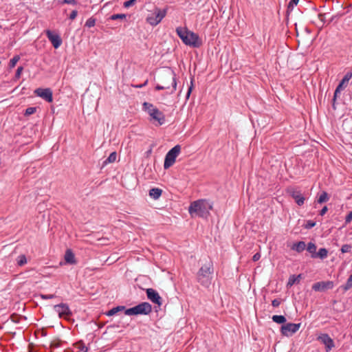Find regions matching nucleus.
I'll list each match as a JSON object with an SVG mask.
<instances>
[{"instance_id":"obj_24","label":"nucleus","mask_w":352,"mask_h":352,"mask_svg":"<svg viewBox=\"0 0 352 352\" xmlns=\"http://www.w3.org/2000/svg\"><path fill=\"white\" fill-rule=\"evenodd\" d=\"M327 255L328 250L324 248H322L319 249L318 252H316V255L314 256V258H320V259H324L327 257Z\"/></svg>"},{"instance_id":"obj_40","label":"nucleus","mask_w":352,"mask_h":352,"mask_svg":"<svg viewBox=\"0 0 352 352\" xmlns=\"http://www.w3.org/2000/svg\"><path fill=\"white\" fill-rule=\"evenodd\" d=\"M351 250V245L349 244H344L341 248L342 253H347L349 252Z\"/></svg>"},{"instance_id":"obj_11","label":"nucleus","mask_w":352,"mask_h":352,"mask_svg":"<svg viewBox=\"0 0 352 352\" xmlns=\"http://www.w3.org/2000/svg\"><path fill=\"white\" fill-rule=\"evenodd\" d=\"M186 45L193 47H199L202 45V41L197 34L188 31Z\"/></svg>"},{"instance_id":"obj_52","label":"nucleus","mask_w":352,"mask_h":352,"mask_svg":"<svg viewBox=\"0 0 352 352\" xmlns=\"http://www.w3.org/2000/svg\"><path fill=\"white\" fill-rule=\"evenodd\" d=\"M347 104L349 106V108L351 109H352V98H349V99L347 102Z\"/></svg>"},{"instance_id":"obj_56","label":"nucleus","mask_w":352,"mask_h":352,"mask_svg":"<svg viewBox=\"0 0 352 352\" xmlns=\"http://www.w3.org/2000/svg\"><path fill=\"white\" fill-rule=\"evenodd\" d=\"M349 96V98H352V88H351V90L350 91Z\"/></svg>"},{"instance_id":"obj_39","label":"nucleus","mask_w":352,"mask_h":352,"mask_svg":"<svg viewBox=\"0 0 352 352\" xmlns=\"http://www.w3.org/2000/svg\"><path fill=\"white\" fill-rule=\"evenodd\" d=\"M124 310L125 315H127V316H135V306L133 307L126 309H124Z\"/></svg>"},{"instance_id":"obj_3","label":"nucleus","mask_w":352,"mask_h":352,"mask_svg":"<svg viewBox=\"0 0 352 352\" xmlns=\"http://www.w3.org/2000/svg\"><path fill=\"white\" fill-rule=\"evenodd\" d=\"M142 109L147 112L151 120L157 122L158 125L161 126L165 123L166 118L164 113L155 107L152 103L144 102L142 104Z\"/></svg>"},{"instance_id":"obj_27","label":"nucleus","mask_w":352,"mask_h":352,"mask_svg":"<svg viewBox=\"0 0 352 352\" xmlns=\"http://www.w3.org/2000/svg\"><path fill=\"white\" fill-rule=\"evenodd\" d=\"M117 153L116 152H112L109 156L103 162L102 166H106L109 163H113L116 160Z\"/></svg>"},{"instance_id":"obj_18","label":"nucleus","mask_w":352,"mask_h":352,"mask_svg":"<svg viewBox=\"0 0 352 352\" xmlns=\"http://www.w3.org/2000/svg\"><path fill=\"white\" fill-rule=\"evenodd\" d=\"M176 33L178 36L181 38L183 43L186 45L187 41V36L188 33V30L187 29H183L181 27H178L176 28Z\"/></svg>"},{"instance_id":"obj_15","label":"nucleus","mask_w":352,"mask_h":352,"mask_svg":"<svg viewBox=\"0 0 352 352\" xmlns=\"http://www.w3.org/2000/svg\"><path fill=\"white\" fill-rule=\"evenodd\" d=\"M317 340L325 346L326 352H329L335 346L333 339L327 333L321 334Z\"/></svg>"},{"instance_id":"obj_55","label":"nucleus","mask_w":352,"mask_h":352,"mask_svg":"<svg viewBox=\"0 0 352 352\" xmlns=\"http://www.w3.org/2000/svg\"><path fill=\"white\" fill-rule=\"evenodd\" d=\"M335 18H336V16H332L328 23H330L331 22H332L335 19Z\"/></svg>"},{"instance_id":"obj_46","label":"nucleus","mask_w":352,"mask_h":352,"mask_svg":"<svg viewBox=\"0 0 352 352\" xmlns=\"http://www.w3.org/2000/svg\"><path fill=\"white\" fill-rule=\"evenodd\" d=\"M280 304V300H278V299H274L272 301V305L274 307H278Z\"/></svg>"},{"instance_id":"obj_48","label":"nucleus","mask_w":352,"mask_h":352,"mask_svg":"<svg viewBox=\"0 0 352 352\" xmlns=\"http://www.w3.org/2000/svg\"><path fill=\"white\" fill-rule=\"evenodd\" d=\"M328 210V208L327 206H324L319 212V214L321 215V216H323L326 214V212H327Z\"/></svg>"},{"instance_id":"obj_45","label":"nucleus","mask_w":352,"mask_h":352,"mask_svg":"<svg viewBox=\"0 0 352 352\" xmlns=\"http://www.w3.org/2000/svg\"><path fill=\"white\" fill-rule=\"evenodd\" d=\"M77 14H78V11L77 10H73L70 14H69V19L71 20H74L76 19V17L77 16Z\"/></svg>"},{"instance_id":"obj_13","label":"nucleus","mask_w":352,"mask_h":352,"mask_svg":"<svg viewBox=\"0 0 352 352\" xmlns=\"http://www.w3.org/2000/svg\"><path fill=\"white\" fill-rule=\"evenodd\" d=\"M146 293L148 299L152 302L157 305L159 307L162 305V298L155 289L153 288H148L146 289Z\"/></svg>"},{"instance_id":"obj_12","label":"nucleus","mask_w":352,"mask_h":352,"mask_svg":"<svg viewBox=\"0 0 352 352\" xmlns=\"http://www.w3.org/2000/svg\"><path fill=\"white\" fill-rule=\"evenodd\" d=\"M45 34L48 40L51 42L52 46L55 49H58L61 45L63 41L59 34L54 33L50 30H47L45 31Z\"/></svg>"},{"instance_id":"obj_33","label":"nucleus","mask_w":352,"mask_h":352,"mask_svg":"<svg viewBox=\"0 0 352 352\" xmlns=\"http://www.w3.org/2000/svg\"><path fill=\"white\" fill-rule=\"evenodd\" d=\"M27 263V258L25 255L21 254L17 258V265L19 266H23Z\"/></svg>"},{"instance_id":"obj_23","label":"nucleus","mask_w":352,"mask_h":352,"mask_svg":"<svg viewBox=\"0 0 352 352\" xmlns=\"http://www.w3.org/2000/svg\"><path fill=\"white\" fill-rule=\"evenodd\" d=\"M301 278H302V274H298L297 276H296V275L290 276L289 278L287 286L291 287L296 283H298Z\"/></svg>"},{"instance_id":"obj_30","label":"nucleus","mask_w":352,"mask_h":352,"mask_svg":"<svg viewBox=\"0 0 352 352\" xmlns=\"http://www.w3.org/2000/svg\"><path fill=\"white\" fill-rule=\"evenodd\" d=\"M25 318L26 319V317L25 316H20L17 314H12L10 316V320L14 322V323H19L21 318Z\"/></svg>"},{"instance_id":"obj_16","label":"nucleus","mask_w":352,"mask_h":352,"mask_svg":"<svg viewBox=\"0 0 352 352\" xmlns=\"http://www.w3.org/2000/svg\"><path fill=\"white\" fill-rule=\"evenodd\" d=\"M135 313L137 315H148L152 311V306L147 302H143L135 306Z\"/></svg>"},{"instance_id":"obj_5","label":"nucleus","mask_w":352,"mask_h":352,"mask_svg":"<svg viewBox=\"0 0 352 352\" xmlns=\"http://www.w3.org/2000/svg\"><path fill=\"white\" fill-rule=\"evenodd\" d=\"M162 78L163 80L170 81V84L169 85H157L155 87V90L160 91V90H164V89H168L170 87H173L172 92H173L174 91L176 90V88H177L176 74H175V72L173 71L165 72L164 74H163L162 75Z\"/></svg>"},{"instance_id":"obj_6","label":"nucleus","mask_w":352,"mask_h":352,"mask_svg":"<svg viewBox=\"0 0 352 352\" xmlns=\"http://www.w3.org/2000/svg\"><path fill=\"white\" fill-rule=\"evenodd\" d=\"M166 13L167 8L161 10L158 8H155L153 12L146 17V21L151 25L156 26L166 16Z\"/></svg>"},{"instance_id":"obj_42","label":"nucleus","mask_w":352,"mask_h":352,"mask_svg":"<svg viewBox=\"0 0 352 352\" xmlns=\"http://www.w3.org/2000/svg\"><path fill=\"white\" fill-rule=\"evenodd\" d=\"M40 297L43 300L52 299L56 297L55 294H40Z\"/></svg>"},{"instance_id":"obj_10","label":"nucleus","mask_w":352,"mask_h":352,"mask_svg":"<svg viewBox=\"0 0 352 352\" xmlns=\"http://www.w3.org/2000/svg\"><path fill=\"white\" fill-rule=\"evenodd\" d=\"M34 94L47 102H52L53 101V93L50 88H37L35 89Z\"/></svg>"},{"instance_id":"obj_26","label":"nucleus","mask_w":352,"mask_h":352,"mask_svg":"<svg viewBox=\"0 0 352 352\" xmlns=\"http://www.w3.org/2000/svg\"><path fill=\"white\" fill-rule=\"evenodd\" d=\"M124 309H125L124 306H117V307H115L111 309L110 310H109L106 313V315L108 316H114L115 314H116L118 312L122 311Z\"/></svg>"},{"instance_id":"obj_1","label":"nucleus","mask_w":352,"mask_h":352,"mask_svg":"<svg viewBox=\"0 0 352 352\" xmlns=\"http://www.w3.org/2000/svg\"><path fill=\"white\" fill-rule=\"evenodd\" d=\"M212 209V204L206 199H198L192 202L188 208V212L192 217L198 216L207 218L210 210Z\"/></svg>"},{"instance_id":"obj_20","label":"nucleus","mask_w":352,"mask_h":352,"mask_svg":"<svg viewBox=\"0 0 352 352\" xmlns=\"http://www.w3.org/2000/svg\"><path fill=\"white\" fill-rule=\"evenodd\" d=\"M65 261L68 264H76L75 255L70 249H67L65 254Z\"/></svg>"},{"instance_id":"obj_44","label":"nucleus","mask_w":352,"mask_h":352,"mask_svg":"<svg viewBox=\"0 0 352 352\" xmlns=\"http://www.w3.org/2000/svg\"><path fill=\"white\" fill-rule=\"evenodd\" d=\"M23 70V67L22 66L19 67L17 68L16 73H15V76H14V78L16 79H19L21 77V74Z\"/></svg>"},{"instance_id":"obj_9","label":"nucleus","mask_w":352,"mask_h":352,"mask_svg":"<svg viewBox=\"0 0 352 352\" xmlns=\"http://www.w3.org/2000/svg\"><path fill=\"white\" fill-rule=\"evenodd\" d=\"M334 287V283L331 280L316 282L312 285V289L315 292H324L331 289Z\"/></svg>"},{"instance_id":"obj_25","label":"nucleus","mask_w":352,"mask_h":352,"mask_svg":"<svg viewBox=\"0 0 352 352\" xmlns=\"http://www.w3.org/2000/svg\"><path fill=\"white\" fill-rule=\"evenodd\" d=\"M307 252L311 254V258H314V256L316 255L317 246L314 243L309 242L307 245H306V248Z\"/></svg>"},{"instance_id":"obj_34","label":"nucleus","mask_w":352,"mask_h":352,"mask_svg":"<svg viewBox=\"0 0 352 352\" xmlns=\"http://www.w3.org/2000/svg\"><path fill=\"white\" fill-rule=\"evenodd\" d=\"M19 59H20L19 56H18V55L14 56V57H13V58L10 60V63H9V67H10V68L14 67L16 65V63L19 60Z\"/></svg>"},{"instance_id":"obj_50","label":"nucleus","mask_w":352,"mask_h":352,"mask_svg":"<svg viewBox=\"0 0 352 352\" xmlns=\"http://www.w3.org/2000/svg\"><path fill=\"white\" fill-rule=\"evenodd\" d=\"M193 85H192V79L191 80V85L188 87L187 94H186V98L188 99L190 95V93L192 90Z\"/></svg>"},{"instance_id":"obj_7","label":"nucleus","mask_w":352,"mask_h":352,"mask_svg":"<svg viewBox=\"0 0 352 352\" xmlns=\"http://www.w3.org/2000/svg\"><path fill=\"white\" fill-rule=\"evenodd\" d=\"M352 78V72H348L343 78L340 80L338 85L336 88V90L334 91L333 98L332 99V107L333 109H336V101L337 98L338 97V95L340 94L342 91H343L348 85L349 80Z\"/></svg>"},{"instance_id":"obj_22","label":"nucleus","mask_w":352,"mask_h":352,"mask_svg":"<svg viewBox=\"0 0 352 352\" xmlns=\"http://www.w3.org/2000/svg\"><path fill=\"white\" fill-rule=\"evenodd\" d=\"M162 194V190L159 188H153L149 190V196L154 199H157Z\"/></svg>"},{"instance_id":"obj_35","label":"nucleus","mask_w":352,"mask_h":352,"mask_svg":"<svg viewBox=\"0 0 352 352\" xmlns=\"http://www.w3.org/2000/svg\"><path fill=\"white\" fill-rule=\"evenodd\" d=\"M96 24V19L93 17L88 19L85 23V26L87 28L94 27Z\"/></svg>"},{"instance_id":"obj_14","label":"nucleus","mask_w":352,"mask_h":352,"mask_svg":"<svg viewBox=\"0 0 352 352\" xmlns=\"http://www.w3.org/2000/svg\"><path fill=\"white\" fill-rule=\"evenodd\" d=\"M54 309L58 314L60 318L68 317L72 316V313L66 303H60L54 306Z\"/></svg>"},{"instance_id":"obj_54","label":"nucleus","mask_w":352,"mask_h":352,"mask_svg":"<svg viewBox=\"0 0 352 352\" xmlns=\"http://www.w3.org/2000/svg\"><path fill=\"white\" fill-rule=\"evenodd\" d=\"M162 80L163 85H169L170 84V81L166 80H163L162 78Z\"/></svg>"},{"instance_id":"obj_38","label":"nucleus","mask_w":352,"mask_h":352,"mask_svg":"<svg viewBox=\"0 0 352 352\" xmlns=\"http://www.w3.org/2000/svg\"><path fill=\"white\" fill-rule=\"evenodd\" d=\"M316 223L314 221H311V220H308L306 223V224H305L304 226V228L305 229H311L312 228H314L315 226H316Z\"/></svg>"},{"instance_id":"obj_53","label":"nucleus","mask_w":352,"mask_h":352,"mask_svg":"<svg viewBox=\"0 0 352 352\" xmlns=\"http://www.w3.org/2000/svg\"><path fill=\"white\" fill-rule=\"evenodd\" d=\"M147 83H148V80H146L143 84L137 85L135 87L138 88H142V87H144Z\"/></svg>"},{"instance_id":"obj_19","label":"nucleus","mask_w":352,"mask_h":352,"mask_svg":"<svg viewBox=\"0 0 352 352\" xmlns=\"http://www.w3.org/2000/svg\"><path fill=\"white\" fill-rule=\"evenodd\" d=\"M176 33L178 36L181 38L183 43L186 45L187 41V36L188 33V30L187 29H183L181 27H178L176 28Z\"/></svg>"},{"instance_id":"obj_47","label":"nucleus","mask_w":352,"mask_h":352,"mask_svg":"<svg viewBox=\"0 0 352 352\" xmlns=\"http://www.w3.org/2000/svg\"><path fill=\"white\" fill-rule=\"evenodd\" d=\"M352 221V211H351L345 217L346 223H350Z\"/></svg>"},{"instance_id":"obj_41","label":"nucleus","mask_w":352,"mask_h":352,"mask_svg":"<svg viewBox=\"0 0 352 352\" xmlns=\"http://www.w3.org/2000/svg\"><path fill=\"white\" fill-rule=\"evenodd\" d=\"M59 3L62 4H71V5H76V0H58Z\"/></svg>"},{"instance_id":"obj_29","label":"nucleus","mask_w":352,"mask_h":352,"mask_svg":"<svg viewBox=\"0 0 352 352\" xmlns=\"http://www.w3.org/2000/svg\"><path fill=\"white\" fill-rule=\"evenodd\" d=\"M299 2V0H290L287 8V16H288L290 12L293 10L294 6H296Z\"/></svg>"},{"instance_id":"obj_31","label":"nucleus","mask_w":352,"mask_h":352,"mask_svg":"<svg viewBox=\"0 0 352 352\" xmlns=\"http://www.w3.org/2000/svg\"><path fill=\"white\" fill-rule=\"evenodd\" d=\"M329 197L327 192L324 191L319 196V197L317 200V202L318 204H322V203L327 202L329 200Z\"/></svg>"},{"instance_id":"obj_21","label":"nucleus","mask_w":352,"mask_h":352,"mask_svg":"<svg viewBox=\"0 0 352 352\" xmlns=\"http://www.w3.org/2000/svg\"><path fill=\"white\" fill-rule=\"evenodd\" d=\"M306 248V243L301 241H298L297 243H294L291 249L292 250H294L296 252H297L298 253H300L302 252H303Z\"/></svg>"},{"instance_id":"obj_37","label":"nucleus","mask_w":352,"mask_h":352,"mask_svg":"<svg viewBox=\"0 0 352 352\" xmlns=\"http://www.w3.org/2000/svg\"><path fill=\"white\" fill-rule=\"evenodd\" d=\"M36 107H28L25 109L24 115L25 116H30L36 112Z\"/></svg>"},{"instance_id":"obj_8","label":"nucleus","mask_w":352,"mask_h":352,"mask_svg":"<svg viewBox=\"0 0 352 352\" xmlns=\"http://www.w3.org/2000/svg\"><path fill=\"white\" fill-rule=\"evenodd\" d=\"M301 326V323H287L280 327V333L283 336L289 337L296 333Z\"/></svg>"},{"instance_id":"obj_28","label":"nucleus","mask_w":352,"mask_h":352,"mask_svg":"<svg viewBox=\"0 0 352 352\" xmlns=\"http://www.w3.org/2000/svg\"><path fill=\"white\" fill-rule=\"evenodd\" d=\"M272 319L277 324H284L287 321L286 318L282 315H274Z\"/></svg>"},{"instance_id":"obj_43","label":"nucleus","mask_w":352,"mask_h":352,"mask_svg":"<svg viewBox=\"0 0 352 352\" xmlns=\"http://www.w3.org/2000/svg\"><path fill=\"white\" fill-rule=\"evenodd\" d=\"M137 1V0H129V1H126L125 2H124V8H129L132 6H133L135 2Z\"/></svg>"},{"instance_id":"obj_17","label":"nucleus","mask_w":352,"mask_h":352,"mask_svg":"<svg viewBox=\"0 0 352 352\" xmlns=\"http://www.w3.org/2000/svg\"><path fill=\"white\" fill-rule=\"evenodd\" d=\"M289 193L290 196L295 200L298 206H301L304 204L305 199L300 193V191L295 189H291L289 190Z\"/></svg>"},{"instance_id":"obj_4","label":"nucleus","mask_w":352,"mask_h":352,"mask_svg":"<svg viewBox=\"0 0 352 352\" xmlns=\"http://www.w3.org/2000/svg\"><path fill=\"white\" fill-rule=\"evenodd\" d=\"M181 151V146L179 144L175 145L166 154L164 162V168L165 170L168 169L175 162L177 157L179 155Z\"/></svg>"},{"instance_id":"obj_2","label":"nucleus","mask_w":352,"mask_h":352,"mask_svg":"<svg viewBox=\"0 0 352 352\" xmlns=\"http://www.w3.org/2000/svg\"><path fill=\"white\" fill-rule=\"evenodd\" d=\"M213 273V263L211 261H208L197 272V280L201 285L208 287L210 284L211 276Z\"/></svg>"},{"instance_id":"obj_51","label":"nucleus","mask_w":352,"mask_h":352,"mask_svg":"<svg viewBox=\"0 0 352 352\" xmlns=\"http://www.w3.org/2000/svg\"><path fill=\"white\" fill-rule=\"evenodd\" d=\"M318 18L320 19V20L321 21L324 22L325 14H319Z\"/></svg>"},{"instance_id":"obj_36","label":"nucleus","mask_w":352,"mask_h":352,"mask_svg":"<svg viewBox=\"0 0 352 352\" xmlns=\"http://www.w3.org/2000/svg\"><path fill=\"white\" fill-rule=\"evenodd\" d=\"M126 15L125 14H113L110 16V19L111 20H117V19H125Z\"/></svg>"},{"instance_id":"obj_32","label":"nucleus","mask_w":352,"mask_h":352,"mask_svg":"<svg viewBox=\"0 0 352 352\" xmlns=\"http://www.w3.org/2000/svg\"><path fill=\"white\" fill-rule=\"evenodd\" d=\"M342 287L344 291H345V292L348 291L349 289H350L352 287V274L348 278L345 285H342Z\"/></svg>"},{"instance_id":"obj_49","label":"nucleus","mask_w":352,"mask_h":352,"mask_svg":"<svg viewBox=\"0 0 352 352\" xmlns=\"http://www.w3.org/2000/svg\"><path fill=\"white\" fill-rule=\"evenodd\" d=\"M261 258V254L259 252H257L256 254H254V256H252V261L256 262L257 261H258Z\"/></svg>"}]
</instances>
